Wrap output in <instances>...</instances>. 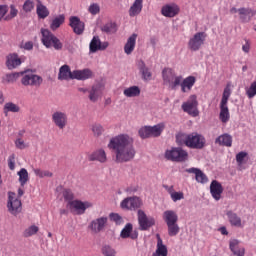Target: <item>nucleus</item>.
Instances as JSON below:
<instances>
[{
	"label": "nucleus",
	"instance_id": "64",
	"mask_svg": "<svg viewBox=\"0 0 256 256\" xmlns=\"http://www.w3.org/2000/svg\"><path fill=\"white\" fill-rule=\"evenodd\" d=\"M242 51H244V53H249V51H251V44H249L248 41H246V43L242 46Z\"/></svg>",
	"mask_w": 256,
	"mask_h": 256
},
{
	"label": "nucleus",
	"instance_id": "19",
	"mask_svg": "<svg viewBox=\"0 0 256 256\" xmlns=\"http://www.w3.org/2000/svg\"><path fill=\"white\" fill-rule=\"evenodd\" d=\"M107 221H108V218L103 216V217L93 220L90 223L89 227H90L91 231H93L94 233H101V231H103V229H105V225H107Z\"/></svg>",
	"mask_w": 256,
	"mask_h": 256
},
{
	"label": "nucleus",
	"instance_id": "14",
	"mask_svg": "<svg viewBox=\"0 0 256 256\" xmlns=\"http://www.w3.org/2000/svg\"><path fill=\"white\" fill-rule=\"evenodd\" d=\"M109 47V42H101L99 36H94L90 42V53H97V51H105Z\"/></svg>",
	"mask_w": 256,
	"mask_h": 256
},
{
	"label": "nucleus",
	"instance_id": "36",
	"mask_svg": "<svg viewBox=\"0 0 256 256\" xmlns=\"http://www.w3.org/2000/svg\"><path fill=\"white\" fill-rule=\"evenodd\" d=\"M125 97H139L141 95V88L139 86H130L123 91Z\"/></svg>",
	"mask_w": 256,
	"mask_h": 256
},
{
	"label": "nucleus",
	"instance_id": "43",
	"mask_svg": "<svg viewBox=\"0 0 256 256\" xmlns=\"http://www.w3.org/2000/svg\"><path fill=\"white\" fill-rule=\"evenodd\" d=\"M168 227V235L169 237H176V235H179V231H181V228H179V224H167Z\"/></svg>",
	"mask_w": 256,
	"mask_h": 256
},
{
	"label": "nucleus",
	"instance_id": "25",
	"mask_svg": "<svg viewBox=\"0 0 256 256\" xmlns=\"http://www.w3.org/2000/svg\"><path fill=\"white\" fill-rule=\"evenodd\" d=\"M186 173H192L195 175V179L197 183H207L209 181V178H207V175L201 171L199 168H188L185 170Z\"/></svg>",
	"mask_w": 256,
	"mask_h": 256
},
{
	"label": "nucleus",
	"instance_id": "17",
	"mask_svg": "<svg viewBox=\"0 0 256 256\" xmlns=\"http://www.w3.org/2000/svg\"><path fill=\"white\" fill-rule=\"evenodd\" d=\"M239 19L242 23H249L256 15V10L252 8L242 7L238 9Z\"/></svg>",
	"mask_w": 256,
	"mask_h": 256
},
{
	"label": "nucleus",
	"instance_id": "34",
	"mask_svg": "<svg viewBox=\"0 0 256 256\" xmlns=\"http://www.w3.org/2000/svg\"><path fill=\"white\" fill-rule=\"evenodd\" d=\"M141 11H143V0H135L129 9V15L131 17H137Z\"/></svg>",
	"mask_w": 256,
	"mask_h": 256
},
{
	"label": "nucleus",
	"instance_id": "6",
	"mask_svg": "<svg viewBox=\"0 0 256 256\" xmlns=\"http://www.w3.org/2000/svg\"><path fill=\"white\" fill-rule=\"evenodd\" d=\"M21 83L24 87H41L43 77L33 74L32 72H22Z\"/></svg>",
	"mask_w": 256,
	"mask_h": 256
},
{
	"label": "nucleus",
	"instance_id": "61",
	"mask_svg": "<svg viewBox=\"0 0 256 256\" xmlns=\"http://www.w3.org/2000/svg\"><path fill=\"white\" fill-rule=\"evenodd\" d=\"M247 152H239L236 155V162L238 163V165H243V161H245V157H247Z\"/></svg>",
	"mask_w": 256,
	"mask_h": 256
},
{
	"label": "nucleus",
	"instance_id": "33",
	"mask_svg": "<svg viewBox=\"0 0 256 256\" xmlns=\"http://www.w3.org/2000/svg\"><path fill=\"white\" fill-rule=\"evenodd\" d=\"M229 247H230V251H232L234 255L245 256V248L244 247L239 248V240L237 239L231 240Z\"/></svg>",
	"mask_w": 256,
	"mask_h": 256
},
{
	"label": "nucleus",
	"instance_id": "32",
	"mask_svg": "<svg viewBox=\"0 0 256 256\" xmlns=\"http://www.w3.org/2000/svg\"><path fill=\"white\" fill-rule=\"evenodd\" d=\"M138 69L144 81H151V77H152L151 70H149V68L147 67V65H145V62L143 60H141L138 63Z\"/></svg>",
	"mask_w": 256,
	"mask_h": 256
},
{
	"label": "nucleus",
	"instance_id": "54",
	"mask_svg": "<svg viewBox=\"0 0 256 256\" xmlns=\"http://www.w3.org/2000/svg\"><path fill=\"white\" fill-rule=\"evenodd\" d=\"M22 75H23V72H15V73L7 74L6 81L8 83H15V81H17L19 77H22Z\"/></svg>",
	"mask_w": 256,
	"mask_h": 256
},
{
	"label": "nucleus",
	"instance_id": "23",
	"mask_svg": "<svg viewBox=\"0 0 256 256\" xmlns=\"http://www.w3.org/2000/svg\"><path fill=\"white\" fill-rule=\"evenodd\" d=\"M196 82L197 78H195V76H188L185 79L182 78V81L180 83L182 93H189V91L193 89V86Z\"/></svg>",
	"mask_w": 256,
	"mask_h": 256
},
{
	"label": "nucleus",
	"instance_id": "18",
	"mask_svg": "<svg viewBox=\"0 0 256 256\" xmlns=\"http://www.w3.org/2000/svg\"><path fill=\"white\" fill-rule=\"evenodd\" d=\"M120 237L122 239H137L139 237V232L137 230H133V224L127 223L125 227L122 229L120 233Z\"/></svg>",
	"mask_w": 256,
	"mask_h": 256
},
{
	"label": "nucleus",
	"instance_id": "30",
	"mask_svg": "<svg viewBox=\"0 0 256 256\" xmlns=\"http://www.w3.org/2000/svg\"><path fill=\"white\" fill-rule=\"evenodd\" d=\"M167 253V246L163 244L161 236L157 235V246L156 251L153 253V256H167Z\"/></svg>",
	"mask_w": 256,
	"mask_h": 256
},
{
	"label": "nucleus",
	"instance_id": "21",
	"mask_svg": "<svg viewBox=\"0 0 256 256\" xmlns=\"http://www.w3.org/2000/svg\"><path fill=\"white\" fill-rule=\"evenodd\" d=\"M226 216L231 227L243 228V221L241 220V217H239L237 213L233 212V210H227Z\"/></svg>",
	"mask_w": 256,
	"mask_h": 256
},
{
	"label": "nucleus",
	"instance_id": "13",
	"mask_svg": "<svg viewBox=\"0 0 256 256\" xmlns=\"http://www.w3.org/2000/svg\"><path fill=\"white\" fill-rule=\"evenodd\" d=\"M21 200L17 198L14 192L8 193L7 208L11 215H19L21 213Z\"/></svg>",
	"mask_w": 256,
	"mask_h": 256
},
{
	"label": "nucleus",
	"instance_id": "2",
	"mask_svg": "<svg viewBox=\"0 0 256 256\" xmlns=\"http://www.w3.org/2000/svg\"><path fill=\"white\" fill-rule=\"evenodd\" d=\"M177 145L189 147L190 149H203L205 147V137L198 133L176 135Z\"/></svg>",
	"mask_w": 256,
	"mask_h": 256
},
{
	"label": "nucleus",
	"instance_id": "28",
	"mask_svg": "<svg viewBox=\"0 0 256 256\" xmlns=\"http://www.w3.org/2000/svg\"><path fill=\"white\" fill-rule=\"evenodd\" d=\"M88 161H99V163H107V154L103 149L97 150L88 156Z\"/></svg>",
	"mask_w": 256,
	"mask_h": 256
},
{
	"label": "nucleus",
	"instance_id": "56",
	"mask_svg": "<svg viewBox=\"0 0 256 256\" xmlns=\"http://www.w3.org/2000/svg\"><path fill=\"white\" fill-rule=\"evenodd\" d=\"M102 253L105 256H110V255H117V251H115V249H113V247L109 246V245H104L102 247Z\"/></svg>",
	"mask_w": 256,
	"mask_h": 256
},
{
	"label": "nucleus",
	"instance_id": "37",
	"mask_svg": "<svg viewBox=\"0 0 256 256\" xmlns=\"http://www.w3.org/2000/svg\"><path fill=\"white\" fill-rule=\"evenodd\" d=\"M36 13L39 19H47V17H49V9H47V6L43 5L41 2H38L36 6Z\"/></svg>",
	"mask_w": 256,
	"mask_h": 256
},
{
	"label": "nucleus",
	"instance_id": "49",
	"mask_svg": "<svg viewBox=\"0 0 256 256\" xmlns=\"http://www.w3.org/2000/svg\"><path fill=\"white\" fill-rule=\"evenodd\" d=\"M4 111L5 113L11 112V113H19L20 108L17 104L13 102H8L4 105Z\"/></svg>",
	"mask_w": 256,
	"mask_h": 256
},
{
	"label": "nucleus",
	"instance_id": "58",
	"mask_svg": "<svg viewBox=\"0 0 256 256\" xmlns=\"http://www.w3.org/2000/svg\"><path fill=\"white\" fill-rule=\"evenodd\" d=\"M15 147L16 149L23 150V149H27V147H29V144L25 143L24 139L18 138L15 141Z\"/></svg>",
	"mask_w": 256,
	"mask_h": 256
},
{
	"label": "nucleus",
	"instance_id": "51",
	"mask_svg": "<svg viewBox=\"0 0 256 256\" xmlns=\"http://www.w3.org/2000/svg\"><path fill=\"white\" fill-rule=\"evenodd\" d=\"M34 173L37 177H40V179H43V177H53V173H51L49 170H41L36 168L34 169Z\"/></svg>",
	"mask_w": 256,
	"mask_h": 256
},
{
	"label": "nucleus",
	"instance_id": "38",
	"mask_svg": "<svg viewBox=\"0 0 256 256\" xmlns=\"http://www.w3.org/2000/svg\"><path fill=\"white\" fill-rule=\"evenodd\" d=\"M150 128V136L151 137H160V135L163 133L165 130V124L164 123H159L154 126H149Z\"/></svg>",
	"mask_w": 256,
	"mask_h": 256
},
{
	"label": "nucleus",
	"instance_id": "3",
	"mask_svg": "<svg viewBox=\"0 0 256 256\" xmlns=\"http://www.w3.org/2000/svg\"><path fill=\"white\" fill-rule=\"evenodd\" d=\"M162 77L164 85H168L169 89H172V91H175V89L181 85V81H183V76H177L175 71L171 68H165L162 71Z\"/></svg>",
	"mask_w": 256,
	"mask_h": 256
},
{
	"label": "nucleus",
	"instance_id": "55",
	"mask_svg": "<svg viewBox=\"0 0 256 256\" xmlns=\"http://www.w3.org/2000/svg\"><path fill=\"white\" fill-rule=\"evenodd\" d=\"M246 95L248 99H253L256 95V81L252 82L250 87L246 89Z\"/></svg>",
	"mask_w": 256,
	"mask_h": 256
},
{
	"label": "nucleus",
	"instance_id": "9",
	"mask_svg": "<svg viewBox=\"0 0 256 256\" xmlns=\"http://www.w3.org/2000/svg\"><path fill=\"white\" fill-rule=\"evenodd\" d=\"M120 207L125 211H135V209L143 207V200L137 196L127 197L121 201Z\"/></svg>",
	"mask_w": 256,
	"mask_h": 256
},
{
	"label": "nucleus",
	"instance_id": "16",
	"mask_svg": "<svg viewBox=\"0 0 256 256\" xmlns=\"http://www.w3.org/2000/svg\"><path fill=\"white\" fill-rule=\"evenodd\" d=\"M69 21V25L73 29L74 33L76 35H83V31H85V23L77 16H71Z\"/></svg>",
	"mask_w": 256,
	"mask_h": 256
},
{
	"label": "nucleus",
	"instance_id": "31",
	"mask_svg": "<svg viewBox=\"0 0 256 256\" xmlns=\"http://www.w3.org/2000/svg\"><path fill=\"white\" fill-rule=\"evenodd\" d=\"M215 143L223 147H231L233 145V137L229 134H222L216 138Z\"/></svg>",
	"mask_w": 256,
	"mask_h": 256
},
{
	"label": "nucleus",
	"instance_id": "20",
	"mask_svg": "<svg viewBox=\"0 0 256 256\" xmlns=\"http://www.w3.org/2000/svg\"><path fill=\"white\" fill-rule=\"evenodd\" d=\"M210 193L215 199V201H219L221 199V195L223 194V186L217 180H213L210 184Z\"/></svg>",
	"mask_w": 256,
	"mask_h": 256
},
{
	"label": "nucleus",
	"instance_id": "22",
	"mask_svg": "<svg viewBox=\"0 0 256 256\" xmlns=\"http://www.w3.org/2000/svg\"><path fill=\"white\" fill-rule=\"evenodd\" d=\"M21 63V58L17 53H11L6 56V67L8 69H17Z\"/></svg>",
	"mask_w": 256,
	"mask_h": 256
},
{
	"label": "nucleus",
	"instance_id": "39",
	"mask_svg": "<svg viewBox=\"0 0 256 256\" xmlns=\"http://www.w3.org/2000/svg\"><path fill=\"white\" fill-rule=\"evenodd\" d=\"M63 23H65V15L61 14L52 20L50 29L52 31H57V29H59Z\"/></svg>",
	"mask_w": 256,
	"mask_h": 256
},
{
	"label": "nucleus",
	"instance_id": "53",
	"mask_svg": "<svg viewBox=\"0 0 256 256\" xmlns=\"http://www.w3.org/2000/svg\"><path fill=\"white\" fill-rule=\"evenodd\" d=\"M25 13H31L35 9V2L33 0H26L22 7Z\"/></svg>",
	"mask_w": 256,
	"mask_h": 256
},
{
	"label": "nucleus",
	"instance_id": "45",
	"mask_svg": "<svg viewBox=\"0 0 256 256\" xmlns=\"http://www.w3.org/2000/svg\"><path fill=\"white\" fill-rule=\"evenodd\" d=\"M231 97V86L227 85L223 91L222 99L220 104L227 105L229 103V98Z\"/></svg>",
	"mask_w": 256,
	"mask_h": 256
},
{
	"label": "nucleus",
	"instance_id": "12",
	"mask_svg": "<svg viewBox=\"0 0 256 256\" xmlns=\"http://www.w3.org/2000/svg\"><path fill=\"white\" fill-rule=\"evenodd\" d=\"M52 123L60 130L65 129L69 123V116L63 111H54L52 113Z\"/></svg>",
	"mask_w": 256,
	"mask_h": 256
},
{
	"label": "nucleus",
	"instance_id": "50",
	"mask_svg": "<svg viewBox=\"0 0 256 256\" xmlns=\"http://www.w3.org/2000/svg\"><path fill=\"white\" fill-rule=\"evenodd\" d=\"M138 133L141 139H149V137H151V130L149 126H144L140 128Z\"/></svg>",
	"mask_w": 256,
	"mask_h": 256
},
{
	"label": "nucleus",
	"instance_id": "63",
	"mask_svg": "<svg viewBox=\"0 0 256 256\" xmlns=\"http://www.w3.org/2000/svg\"><path fill=\"white\" fill-rule=\"evenodd\" d=\"M20 49H24L25 51H33V41L21 43Z\"/></svg>",
	"mask_w": 256,
	"mask_h": 256
},
{
	"label": "nucleus",
	"instance_id": "10",
	"mask_svg": "<svg viewBox=\"0 0 256 256\" xmlns=\"http://www.w3.org/2000/svg\"><path fill=\"white\" fill-rule=\"evenodd\" d=\"M207 39V33L197 32L188 42V47L191 51H199L203 45H205V40Z\"/></svg>",
	"mask_w": 256,
	"mask_h": 256
},
{
	"label": "nucleus",
	"instance_id": "11",
	"mask_svg": "<svg viewBox=\"0 0 256 256\" xmlns=\"http://www.w3.org/2000/svg\"><path fill=\"white\" fill-rule=\"evenodd\" d=\"M137 217L140 231H149L155 225V218L148 217L143 210H138Z\"/></svg>",
	"mask_w": 256,
	"mask_h": 256
},
{
	"label": "nucleus",
	"instance_id": "4",
	"mask_svg": "<svg viewBox=\"0 0 256 256\" xmlns=\"http://www.w3.org/2000/svg\"><path fill=\"white\" fill-rule=\"evenodd\" d=\"M42 43L44 47H47V49H50V47H53L56 51H61L63 49V42L57 36H55L51 31L47 29H42Z\"/></svg>",
	"mask_w": 256,
	"mask_h": 256
},
{
	"label": "nucleus",
	"instance_id": "59",
	"mask_svg": "<svg viewBox=\"0 0 256 256\" xmlns=\"http://www.w3.org/2000/svg\"><path fill=\"white\" fill-rule=\"evenodd\" d=\"M109 217L110 221H114L116 225H121V223H123V218L117 213H111Z\"/></svg>",
	"mask_w": 256,
	"mask_h": 256
},
{
	"label": "nucleus",
	"instance_id": "1",
	"mask_svg": "<svg viewBox=\"0 0 256 256\" xmlns=\"http://www.w3.org/2000/svg\"><path fill=\"white\" fill-rule=\"evenodd\" d=\"M108 148L112 149L116 156V163H127L135 159L133 138L127 134H120L110 139Z\"/></svg>",
	"mask_w": 256,
	"mask_h": 256
},
{
	"label": "nucleus",
	"instance_id": "41",
	"mask_svg": "<svg viewBox=\"0 0 256 256\" xmlns=\"http://www.w3.org/2000/svg\"><path fill=\"white\" fill-rule=\"evenodd\" d=\"M100 95H101V86L99 85L93 86L92 89L90 90L89 99L90 101L95 103L97 99H99Z\"/></svg>",
	"mask_w": 256,
	"mask_h": 256
},
{
	"label": "nucleus",
	"instance_id": "15",
	"mask_svg": "<svg viewBox=\"0 0 256 256\" xmlns=\"http://www.w3.org/2000/svg\"><path fill=\"white\" fill-rule=\"evenodd\" d=\"M181 11V8H179V5L175 3L166 4L161 8V14L163 17H177V14Z\"/></svg>",
	"mask_w": 256,
	"mask_h": 256
},
{
	"label": "nucleus",
	"instance_id": "29",
	"mask_svg": "<svg viewBox=\"0 0 256 256\" xmlns=\"http://www.w3.org/2000/svg\"><path fill=\"white\" fill-rule=\"evenodd\" d=\"M163 219H164L166 225H171V224L177 223V221H179V216L177 215V212H175L173 210H166L163 213Z\"/></svg>",
	"mask_w": 256,
	"mask_h": 256
},
{
	"label": "nucleus",
	"instance_id": "35",
	"mask_svg": "<svg viewBox=\"0 0 256 256\" xmlns=\"http://www.w3.org/2000/svg\"><path fill=\"white\" fill-rule=\"evenodd\" d=\"M219 119L222 123H228L229 119H231V114L229 113V106L227 104H220Z\"/></svg>",
	"mask_w": 256,
	"mask_h": 256
},
{
	"label": "nucleus",
	"instance_id": "52",
	"mask_svg": "<svg viewBox=\"0 0 256 256\" xmlns=\"http://www.w3.org/2000/svg\"><path fill=\"white\" fill-rule=\"evenodd\" d=\"M62 195L67 203H71L74 201L73 199H75V194H73V191H71V189L63 190Z\"/></svg>",
	"mask_w": 256,
	"mask_h": 256
},
{
	"label": "nucleus",
	"instance_id": "7",
	"mask_svg": "<svg viewBox=\"0 0 256 256\" xmlns=\"http://www.w3.org/2000/svg\"><path fill=\"white\" fill-rule=\"evenodd\" d=\"M199 102L197 101V95H190L188 100L182 104V110L192 117H197L199 115Z\"/></svg>",
	"mask_w": 256,
	"mask_h": 256
},
{
	"label": "nucleus",
	"instance_id": "24",
	"mask_svg": "<svg viewBox=\"0 0 256 256\" xmlns=\"http://www.w3.org/2000/svg\"><path fill=\"white\" fill-rule=\"evenodd\" d=\"M93 77V71L86 68L83 70H74L73 71V79H77V81H86V79H91Z\"/></svg>",
	"mask_w": 256,
	"mask_h": 256
},
{
	"label": "nucleus",
	"instance_id": "27",
	"mask_svg": "<svg viewBox=\"0 0 256 256\" xmlns=\"http://www.w3.org/2000/svg\"><path fill=\"white\" fill-rule=\"evenodd\" d=\"M135 45H137V34L133 33L124 45V53L126 55H131L135 51Z\"/></svg>",
	"mask_w": 256,
	"mask_h": 256
},
{
	"label": "nucleus",
	"instance_id": "57",
	"mask_svg": "<svg viewBox=\"0 0 256 256\" xmlns=\"http://www.w3.org/2000/svg\"><path fill=\"white\" fill-rule=\"evenodd\" d=\"M88 12H89L91 15H98V13L101 12V7L99 6V4L93 3V4H91V5L89 6Z\"/></svg>",
	"mask_w": 256,
	"mask_h": 256
},
{
	"label": "nucleus",
	"instance_id": "26",
	"mask_svg": "<svg viewBox=\"0 0 256 256\" xmlns=\"http://www.w3.org/2000/svg\"><path fill=\"white\" fill-rule=\"evenodd\" d=\"M59 81H69V79H73V71L71 72V67L65 64L60 67L58 73Z\"/></svg>",
	"mask_w": 256,
	"mask_h": 256
},
{
	"label": "nucleus",
	"instance_id": "46",
	"mask_svg": "<svg viewBox=\"0 0 256 256\" xmlns=\"http://www.w3.org/2000/svg\"><path fill=\"white\" fill-rule=\"evenodd\" d=\"M17 15H19V10L15 5L11 4L9 14L5 16L4 21H11L12 19H15Z\"/></svg>",
	"mask_w": 256,
	"mask_h": 256
},
{
	"label": "nucleus",
	"instance_id": "44",
	"mask_svg": "<svg viewBox=\"0 0 256 256\" xmlns=\"http://www.w3.org/2000/svg\"><path fill=\"white\" fill-rule=\"evenodd\" d=\"M168 193L171 196L172 201H174V203H177V201H181V199H185V195L183 194V192H174L173 191V187H170L168 189Z\"/></svg>",
	"mask_w": 256,
	"mask_h": 256
},
{
	"label": "nucleus",
	"instance_id": "40",
	"mask_svg": "<svg viewBox=\"0 0 256 256\" xmlns=\"http://www.w3.org/2000/svg\"><path fill=\"white\" fill-rule=\"evenodd\" d=\"M17 175L19 177V183L21 187H25L26 183L29 181V172L27 169L22 168L17 172Z\"/></svg>",
	"mask_w": 256,
	"mask_h": 256
},
{
	"label": "nucleus",
	"instance_id": "8",
	"mask_svg": "<svg viewBox=\"0 0 256 256\" xmlns=\"http://www.w3.org/2000/svg\"><path fill=\"white\" fill-rule=\"evenodd\" d=\"M67 207L70 209L71 213L83 215L87 209H91V207H93V203L89 201L83 202L81 200H74L73 202H69Z\"/></svg>",
	"mask_w": 256,
	"mask_h": 256
},
{
	"label": "nucleus",
	"instance_id": "60",
	"mask_svg": "<svg viewBox=\"0 0 256 256\" xmlns=\"http://www.w3.org/2000/svg\"><path fill=\"white\" fill-rule=\"evenodd\" d=\"M7 11H9L7 5H0V21H5V17H7Z\"/></svg>",
	"mask_w": 256,
	"mask_h": 256
},
{
	"label": "nucleus",
	"instance_id": "42",
	"mask_svg": "<svg viewBox=\"0 0 256 256\" xmlns=\"http://www.w3.org/2000/svg\"><path fill=\"white\" fill-rule=\"evenodd\" d=\"M101 31L107 35H113V33H117V24L109 22L102 26Z\"/></svg>",
	"mask_w": 256,
	"mask_h": 256
},
{
	"label": "nucleus",
	"instance_id": "62",
	"mask_svg": "<svg viewBox=\"0 0 256 256\" xmlns=\"http://www.w3.org/2000/svg\"><path fill=\"white\" fill-rule=\"evenodd\" d=\"M8 167L10 171H15V154H11L8 157Z\"/></svg>",
	"mask_w": 256,
	"mask_h": 256
},
{
	"label": "nucleus",
	"instance_id": "48",
	"mask_svg": "<svg viewBox=\"0 0 256 256\" xmlns=\"http://www.w3.org/2000/svg\"><path fill=\"white\" fill-rule=\"evenodd\" d=\"M91 131H92L94 137H101V135H103V132L105 131V129L103 128V125H101L99 123H95L92 125Z\"/></svg>",
	"mask_w": 256,
	"mask_h": 256
},
{
	"label": "nucleus",
	"instance_id": "5",
	"mask_svg": "<svg viewBox=\"0 0 256 256\" xmlns=\"http://www.w3.org/2000/svg\"><path fill=\"white\" fill-rule=\"evenodd\" d=\"M165 158L168 161H174L175 163H184L189 158V153L183 150V148H172L165 152Z\"/></svg>",
	"mask_w": 256,
	"mask_h": 256
},
{
	"label": "nucleus",
	"instance_id": "47",
	"mask_svg": "<svg viewBox=\"0 0 256 256\" xmlns=\"http://www.w3.org/2000/svg\"><path fill=\"white\" fill-rule=\"evenodd\" d=\"M37 233H39V227L32 225L24 230L23 237H33V235H37Z\"/></svg>",
	"mask_w": 256,
	"mask_h": 256
}]
</instances>
